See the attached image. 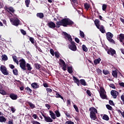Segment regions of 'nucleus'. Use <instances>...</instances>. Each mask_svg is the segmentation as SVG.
I'll return each mask as SVG.
<instances>
[{
	"label": "nucleus",
	"mask_w": 124,
	"mask_h": 124,
	"mask_svg": "<svg viewBox=\"0 0 124 124\" xmlns=\"http://www.w3.org/2000/svg\"><path fill=\"white\" fill-rule=\"evenodd\" d=\"M67 69H68V72L70 74H71V73H73V69L72 68V66H68L67 67Z\"/></svg>",
	"instance_id": "obj_30"
},
{
	"label": "nucleus",
	"mask_w": 124,
	"mask_h": 124,
	"mask_svg": "<svg viewBox=\"0 0 124 124\" xmlns=\"http://www.w3.org/2000/svg\"><path fill=\"white\" fill-rule=\"evenodd\" d=\"M106 8H107V5L104 4L102 5V9L103 11H105L106 10Z\"/></svg>",
	"instance_id": "obj_45"
},
{
	"label": "nucleus",
	"mask_w": 124,
	"mask_h": 124,
	"mask_svg": "<svg viewBox=\"0 0 124 124\" xmlns=\"http://www.w3.org/2000/svg\"><path fill=\"white\" fill-rule=\"evenodd\" d=\"M121 98L123 102V104L124 105V93L121 95Z\"/></svg>",
	"instance_id": "obj_56"
},
{
	"label": "nucleus",
	"mask_w": 124,
	"mask_h": 124,
	"mask_svg": "<svg viewBox=\"0 0 124 124\" xmlns=\"http://www.w3.org/2000/svg\"><path fill=\"white\" fill-rule=\"evenodd\" d=\"M9 97L11 98V99H13V100H16L17 98H18V96L17 94H15L14 93H11L9 95Z\"/></svg>",
	"instance_id": "obj_17"
},
{
	"label": "nucleus",
	"mask_w": 124,
	"mask_h": 124,
	"mask_svg": "<svg viewBox=\"0 0 124 124\" xmlns=\"http://www.w3.org/2000/svg\"><path fill=\"white\" fill-rule=\"evenodd\" d=\"M64 113L66 115V117H68V118H70V114H69L68 111H64Z\"/></svg>",
	"instance_id": "obj_50"
},
{
	"label": "nucleus",
	"mask_w": 124,
	"mask_h": 124,
	"mask_svg": "<svg viewBox=\"0 0 124 124\" xmlns=\"http://www.w3.org/2000/svg\"><path fill=\"white\" fill-rule=\"evenodd\" d=\"M79 35L82 38H84L85 37V33L81 30L79 31Z\"/></svg>",
	"instance_id": "obj_37"
},
{
	"label": "nucleus",
	"mask_w": 124,
	"mask_h": 124,
	"mask_svg": "<svg viewBox=\"0 0 124 124\" xmlns=\"http://www.w3.org/2000/svg\"><path fill=\"white\" fill-rule=\"evenodd\" d=\"M80 82L81 85L82 86H86L87 83L86 82V81L84 79H81L79 80V83Z\"/></svg>",
	"instance_id": "obj_29"
},
{
	"label": "nucleus",
	"mask_w": 124,
	"mask_h": 124,
	"mask_svg": "<svg viewBox=\"0 0 124 124\" xmlns=\"http://www.w3.org/2000/svg\"><path fill=\"white\" fill-rule=\"evenodd\" d=\"M27 103H28L31 109H34V108H35V105L32 104L31 102H27Z\"/></svg>",
	"instance_id": "obj_26"
},
{
	"label": "nucleus",
	"mask_w": 124,
	"mask_h": 124,
	"mask_svg": "<svg viewBox=\"0 0 124 124\" xmlns=\"http://www.w3.org/2000/svg\"><path fill=\"white\" fill-rule=\"evenodd\" d=\"M13 61L16 64H19V61L17 60V57L16 56H13Z\"/></svg>",
	"instance_id": "obj_32"
},
{
	"label": "nucleus",
	"mask_w": 124,
	"mask_h": 124,
	"mask_svg": "<svg viewBox=\"0 0 124 124\" xmlns=\"http://www.w3.org/2000/svg\"><path fill=\"white\" fill-rule=\"evenodd\" d=\"M50 53L52 56H54L55 55V52L54 51V49H53V48H51L50 49Z\"/></svg>",
	"instance_id": "obj_48"
},
{
	"label": "nucleus",
	"mask_w": 124,
	"mask_h": 124,
	"mask_svg": "<svg viewBox=\"0 0 124 124\" xmlns=\"http://www.w3.org/2000/svg\"><path fill=\"white\" fill-rule=\"evenodd\" d=\"M100 96L102 99H106L107 98V95H106V92L103 87H100Z\"/></svg>",
	"instance_id": "obj_6"
},
{
	"label": "nucleus",
	"mask_w": 124,
	"mask_h": 124,
	"mask_svg": "<svg viewBox=\"0 0 124 124\" xmlns=\"http://www.w3.org/2000/svg\"><path fill=\"white\" fill-rule=\"evenodd\" d=\"M31 86L32 88H33V89H38V88H39V85H38V84L36 82H33L31 84Z\"/></svg>",
	"instance_id": "obj_19"
},
{
	"label": "nucleus",
	"mask_w": 124,
	"mask_h": 124,
	"mask_svg": "<svg viewBox=\"0 0 124 124\" xmlns=\"http://www.w3.org/2000/svg\"><path fill=\"white\" fill-rule=\"evenodd\" d=\"M55 113L57 118H60V117H61V113H60V111H59V110L55 111Z\"/></svg>",
	"instance_id": "obj_40"
},
{
	"label": "nucleus",
	"mask_w": 124,
	"mask_h": 124,
	"mask_svg": "<svg viewBox=\"0 0 124 124\" xmlns=\"http://www.w3.org/2000/svg\"><path fill=\"white\" fill-rule=\"evenodd\" d=\"M19 66L21 68V69H23L24 71L25 70H28V71H31V69H32V67L30 65V63H27L26 64V61H25V59H21L19 60Z\"/></svg>",
	"instance_id": "obj_3"
},
{
	"label": "nucleus",
	"mask_w": 124,
	"mask_h": 124,
	"mask_svg": "<svg viewBox=\"0 0 124 124\" xmlns=\"http://www.w3.org/2000/svg\"><path fill=\"white\" fill-rule=\"evenodd\" d=\"M0 70L4 75H9V72L5 66L1 65L0 67Z\"/></svg>",
	"instance_id": "obj_8"
},
{
	"label": "nucleus",
	"mask_w": 124,
	"mask_h": 124,
	"mask_svg": "<svg viewBox=\"0 0 124 124\" xmlns=\"http://www.w3.org/2000/svg\"><path fill=\"white\" fill-rule=\"evenodd\" d=\"M43 86L45 88H48V87H49V85H48V83H44Z\"/></svg>",
	"instance_id": "obj_59"
},
{
	"label": "nucleus",
	"mask_w": 124,
	"mask_h": 124,
	"mask_svg": "<svg viewBox=\"0 0 124 124\" xmlns=\"http://www.w3.org/2000/svg\"><path fill=\"white\" fill-rule=\"evenodd\" d=\"M56 93V95H49L51 97H56V98H61V99H63V97H62L60 93H58V92L55 91Z\"/></svg>",
	"instance_id": "obj_15"
},
{
	"label": "nucleus",
	"mask_w": 124,
	"mask_h": 124,
	"mask_svg": "<svg viewBox=\"0 0 124 124\" xmlns=\"http://www.w3.org/2000/svg\"><path fill=\"white\" fill-rule=\"evenodd\" d=\"M11 111H12V113H14L15 112V111H16V109H15V108L12 107V108H11Z\"/></svg>",
	"instance_id": "obj_63"
},
{
	"label": "nucleus",
	"mask_w": 124,
	"mask_h": 124,
	"mask_svg": "<svg viewBox=\"0 0 124 124\" xmlns=\"http://www.w3.org/2000/svg\"><path fill=\"white\" fill-rule=\"evenodd\" d=\"M103 73L105 74V75L110 74V72H109V71L107 70H103Z\"/></svg>",
	"instance_id": "obj_43"
},
{
	"label": "nucleus",
	"mask_w": 124,
	"mask_h": 124,
	"mask_svg": "<svg viewBox=\"0 0 124 124\" xmlns=\"http://www.w3.org/2000/svg\"><path fill=\"white\" fill-rule=\"evenodd\" d=\"M109 87L110 88H112V89H116V87L115 86V85L113 83H111L109 84Z\"/></svg>",
	"instance_id": "obj_55"
},
{
	"label": "nucleus",
	"mask_w": 124,
	"mask_h": 124,
	"mask_svg": "<svg viewBox=\"0 0 124 124\" xmlns=\"http://www.w3.org/2000/svg\"><path fill=\"white\" fill-rule=\"evenodd\" d=\"M94 23L97 28V29H99V27H100V24H99V23H100V21L98 19H96L94 21Z\"/></svg>",
	"instance_id": "obj_21"
},
{
	"label": "nucleus",
	"mask_w": 124,
	"mask_h": 124,
	"mask_svg": "<svg viewBox=\"0 0 124 124\" xmlns=\"http://www.w3.org/2000/svg\"><path fill=\"white\" fill-rule=\"evenodd\" d=\"M47 26L50 29L55 30V28H56V23L53 21H49L47 23Z\"/></svg>",
	"instance_id": "obj_10"
},
{
	"label": "nucleus",
	"mask_w": 124,
	"mask_h": 124,
	"mask_svg": "<svg viewBox=\"0 0 124 124\" xmlns=\"http://www.w3.org/2000/svg\"><path fill=\"white\" fill-rule=\"evenodd\" d=\"M5 11H7V12H8V13H10V14H11V15H12L13 13V14H14V13L15 12V10L14 9V8L12 7H5Z\"/></svg>",
	"instance_id": "obj_9"
},
{
	"label": "nucleus",
	"mask_w": 124,
	"mask_h": 124,
	"mask_svg": "<svg viewBox=\"0 0 124 124\" xmlns=\"http://www.w3.org/2000/svg\"><path fill=\"white\" fill-rule=\"evenodd\" d=\"M108 55H110V56H114L116 54V50L112 48H110L107 51Z\"/></svg>",
	"instance_id": "obj_11"
},
{
	"label": "nucleus",
	"mask_w": 124,
	"mask_h": 124,
	"mask_svg": "<svg viewBox=\"0 0 124 124\" xmlns=\"http://www.w3.org/2000/svg\"><path fill=\"white\" fill-rule=\"evenodd\" d=\"M42 116L43 117H44L45 121H46V123H53V120L51 117L49 116L46 117V116H45V115L43 114H42Z\"/></svg>",
	"instance_id": "obj_13"
},
{
	"label": "nucleus",
	"mask_w": 124,
	"mask_h": 124,
	"mask_svg": "<svg viewBox=\"0 0 124 124\" xmlns=\"http://www.w3.org/2000/svg\"><path fill=\"white\" fill-rule=\"evenodd\" d=\"M30 3H31L30 0H25V5H26L27 7H29Z\"/></svg>",
	"instance_id": "obj_38"
},
{
	"label": "nucleus",
	"mask_w": 124,
	"mask_h": 124,
	"mask_svg": "<svg viewBox=\"0 0 124 124\" xmlns=\"http://www.w3.org/2000/svg\"><path fill=\"white\" fill-rule=\"evenodd\" d=\"M118 40L120 42H124V34L121 33L118 36Z\"/></svg>",
	"instance_id": "obj_16"
},
{
	"label": "nucleus",
	"mask_w": 124,
	"mask_h": 124,
	"mask_svg": "<svg viewBox=\"0 0 124 124\" xmlns=\"http://www.w3.org/2000/svg\"><path fill=\"white\" fill-rule=\"evenodd\" d=\"M67 105H71V102H70V100H67Z\"/></svg>",
	"instance_id": "obj_62"
},
{
	"label": "nucleus",
	"mask_w": 124,
	"mask_h": 124,
	"mask_svg": "<svg viewBox=\"0 0 124 124\" xmlns=\"http://www.w3.org/2000/svg\"><path fill=\"white\" fill-rule=\"evenodd\" d=\"M73 80L74 81V82L76 83V84H77L78 87L80 86V80L77 78H76V77H73Z\"/></svg>",
	"instance_id": "obj_18"
},
{
	"label": "nucleus",
	"mask_w": 124,
	"mask_h": 124,
	"mask_svg": "<svg viewBox=\"0 0 124 124\" xmlns=\"http://www.w3.org/2000/svg\"><path fill=\"white\" fill-rule=\"evenodd\" d=\"M34 66L35 67L36 69H38V70H39L40 68H41V65L40 64H38V63H35L34 64Z\"/></svg>",
	"instance_id": "obj_28"
},
{
	"label": "nucleus",
	"mask_w": 124,
	"mask_h": 124,
	"mask_svg": "<svg viewBox=\"0 0 124 124\" xmlns=\"http://www.w3.org/2000/svg\"><path fill=\"white\" fill-rule=\"evenodd\" d=\"M102 119L105 121H109V116H108V115L107 114H104Z\"/></svg>",
	"instance_id": "obj_35"
},
{
	"label": "nucleus",
	"mask_w": 124,
	"mask_h": 124,
	"mask_svg": "<svg viewBox=\"0 0 124 124\" xmlns=\"http://www.w3.org/2000/svg\"><path fill=\"white\" fill-rule=\"evenodd\" d=\"M54 55H55V57L56 58H57V59H59V58H60V53H59V52H54Z\"/></svg>",
	"instance_id": "obj_46"
},
{
	"label": "nucleus",
	"mask_w": 124,
	"mask_h": 124,
	"mask_svg": "<svg viewBox=\"0 0 124 124\" xmlns=\"http://www.w3.org/2000/svg\"><path fill=\"white\" fill-rule=\"evenodd\" d=\"M82 50L84 52H88V48L87 47V46H86V45H82Z\"/></svg>",
	"instance_id": "obj_39"
},
{
	"label": "nucleus",
	"mask_w": 124,
	"mask_h": 124,
	"mask_svg": "<svg viewBox=\"0 0 124 124\" xmlns=\"http://www.w3.org/2000/svg\"><path fill=\"white\" fill-rule=\"evenodd\" d=\"M75 40L77 43H79V42H80V40H79L78 38H75Z\"/></svg>",
	"instance_id": "obj_61"
},
{
	"label": "nucleus",
	"mask_w": 124,
	"mask_h": 124,
	"mask_svg": "<svg viewBox=\"0 0 124 124\" xmlns=\"http://www.w3.org/2000/svg\"><path fill=\"white\" fill-rule=\"evenodd\" d=\"M109 104H110V105H111V106H115V104H114V102H113V101L111 100L109 101Z\"/></svg>",
	"instance_id": "obj_52"
},
{
	"label": "nucleus",
	"mask_w": 124,
	"mask_h": 124,
	"mask_svg": "<svg viewBox=\"0 0 124 124\" xmlns=\"http://www.w3.org/2000/svg\"><path fill=\"white\" fill-rule=\"evenodd\" d=\"M25 91H27L28 92V93H29L30 95H31V93H32V90L31 89V88H30V87H29L25 88Z\"/></svg>",
	"instance_id": "obj_34"
},
{
	"label": "nucleus",
	"mask_w": 124,
	"mask_h": 124,
	"mask_svg": "<svg viewBox=\"0 0 124 124\" xmlns=\"http://www.w3.org/2000/svg\"><path fill=\"white\" fill-rule=\"evenodd\" d=\"M89 111L90 112V117L91 120L93 121H95L97 117H96V114H97V109L95 108L94 107H91L89 108Z\"/></svg>",
	"instance_id": "obj_4"
},
{
	"label": "nucleus",
	"mask_w": 124,
	"mask_h": 124,
	"mask_svg": "<svg viewBox=\"0 0 124 124\" xmlns=\"http://www.w3.org/2000/svg\"><path fill=\"white\" fill-rule=\"evenodd\" d=\"M36 16L37 17H38V18H40V19H42L44 17V14H43V13H38L36 14Z\"/></svg>",
	"instance_id": "obj_23"
},
{
	"label": "nucleus",
	"mask_w": 124,
	"mask_h": 124,
	"mask_svg": "<svg viewBox=\"0 0 124 124\" xmlns=\"http://www.w3.org/2000/svg\"><path fill=\"white\" fill-rule=\"evenodd\" d=\"M2 61H7L8 60V58L7 57V56L4 55L2 56Z\"/></svg>",
	"instance_id": "obj_41"
},
{
	"label": "nucleus",
	"mask_w": 124,
	"mask_h": 124,
	"mask_svg": "<svg viewBox=\"0 0 124 124\" xmlns=\"http://www.w3.org/2000/svg\"><path fill=\"white\" fill-rule=\"evenodd\" d=\"M65 124H74V122L72 121H66Z\"/></svg>",
	"instance_id": "obj_58"
},
{
	"label": "nucleus",
	"mask_w": 124,
	"mask_h": 124,
	"mask_svg": "<svg viewBox=\"0 0 124 124\" xmlns=\"http://www.w3.org/2000/svg\"><path fill=\"white\" fill-rule=\"evenodd\" d=\"M28 37H29V40L31 43H32V44H34V42L35 41L34 38H33V37H30V36H28Z\"/></svg>",
	"instance_id": "obj_36"
},
{
	"label": "nucleus",
	"mask_w": 124,
	"mask_h": 124,
	"mask_svg": "<svg viewBox=\"0 0 124 124\" xmlns=\"http://www.w3.org/2000/svg\"><path fill=\"white\" fill-rule=\"evenodd\" d=\"M33 124H40V123L36 121H33Z\"/></svg>",
	"instance_id": "obj_64"
},
{
	"label": "nucleus",
	"mask_w": 124,
	"mask_h": 124,
	"mask_svg": "<svg viewBox=\"0 0 124 124\" xmlns=\"http://www.w3.org/2000/svg\"><path fill=\"white\" fill-rule=\"evenodd\" d=\"M100 62H101V59H100V58H98L97 59H95L93 61V62L94 65H96L97 64L100 63Z\"/></svg>",
	"instance_id": "obj_22"
},
{
	"label": "nucleus",
	"mask_w": 124,
	"mask_h": 124,
	"mask_svg": "<svg viewBox=\"0 0 124 124\" xmlns=\"http://www.w3.org/2000/svg\"><path fill=\"white\" fill-rule=\"evenodd\" d=\"M20 32H21V33L23 35H26V34H27V32H26V31H25V30L21 29L20 30Z\"/></svg>",
	"instance_id": "obj_51"
},
{
	"label": "nucleus",
	"mask_w": 124,
	"mask_h": 124,
	"mask_svg": "<svg viewBox=\"0 0 124 124\" xmlns=\"http://www.w3.org/2000/svg\"><path fill=\"white\" fill-rule=\"evenodd\" d=\"M1 89H2V86H0V93L2 95H6V92L3 90H2Z\"/></svg>",
	"instance_id": "obj_25"
},
{
	"label": "nucleus",
	"mask_w": 124,
	"mask_h": 124,
	"mask_svg": "<svg viewBox=\"0 0 124 124\" xmlns=\"http://www.w3.org/2000/svg\"><path fill=\"white\" fill-rule=\"evenodd\" d=\"M84 8L86 10H88L90 9V8L91 7V5L89 3H85L84 4Z\"/></svg>",
	"instance_id": "obj_27"
},
{
	"label": "nucleus",
	"mask_w": 124,
	"mask_h": 124,
	"mask_svg": "<svg viewBox=\"0 0 124 124\" xmlns=\"http://www.w3.org/2000/svg\"><path fill=\"white\" fill-rule=\"evenodd\" d=\"M49 115H50V117L51 118L53 119V120H56V114L54 113L52 111H49Z\"/></svg>",
	"instance_id": "obj_24"
},
{
	"label": "nucleus",
	"mask_w": 124,
	"mask_h": 124,
	"mask_svg": "<svg viewBox=\"0 0 124 124\" xmlns=\"http://www.w3.org/2000/svg\"><path fill=\"white\" fill-rule=\"evenodd\" d=\"M74 108L75 109V110H76V112H77V113H79V108H78V107H77V106L74 105Z\"/></svg>",
	"instance_id": "obj_49"
},
{
	"label": "nucleus",
	"mask_w": 124,
	"mask_h": 124,
	"mask_svg": "<svg viewBox=\"0 0 124 124\" xmlns=\"http://www.w3.org/2000/svg\"><path fill=\"white\" fill-rule=\"evenodd\" d=\"M96 70H97V72L98 74H99V75L102 74V71L101 70H100V69L98 68Z\"/></svg>",
	"instance_id": "obj_54"
},
{
	"label": "nucleus",
	"mask_w": 124,
	"mask_h": 124,
	"mask_svg": "<svg viewBox=\"0 0 124 124\" xmlns=\"http://www.w3.org/2000/svg\"><path fill=\"white\" fill-rule=\"evenodd\" d=\"M86 93L89 95V96H92V92H91V91L87 90L86 91Z\"/></svg>",
	"instance_id": "obj_47"
},
{
	"label": "nucleus",
	"mask_w": 124,
	"mask_h": 124,
	"mask_svg": "<svg viewBox=\"0 0 124 124\" xmlns=\"http://www.w3.org/2000/svg\"><path fill=\"white\" fill-rule=\"evenodd\" d=\"M106 36H107V39L111 43H113V44H115V41L112 38L114 36V35L112 34V33L110 32H108L106 33Z\"/></svg>",
	"instance_id": "obj_7"
},
{
	"label": "nucleus",
	"mask_w": 124,
	"mask_h": 124,
	"mask_svg": "<svg viewBox=\"0 0 124 124\" xmlns=\"http://www.w3.org/2000/svg\"><path fill=\"white\" fill-rule=\"evenodd\" d=\"M13 73L14 75H18V70L16 68L15 70H13Z\"/></svg>",
	"instance_id": "obj_44"
},
{
	"label": "nucleus",
	"mask_w": 124,
	"mask_h": 124,
	"mask_svg": "<svg viewBox=\"0 0 124 124\" xmlns=\"http://www.w3.org/2000/svg\"><path fill=\"white\" fill-rule=\"evenodd\" d=\"M45 106L47 108L48 110H50V108H51V106H50V105L46 104L45 105Z\"/></svg>",
	"instance_id": "obj_57"
},
{
	"label": "nucleus",
	"mask_w": 124,
	"mask_h": 124,
	"mask_svg": "<svg viewBox=\"0 0 124 124\" xmlns=\"http://www.w3.org/2000/svg\"><path fill=\"white\" fill-rule=\"evenodd\" d=\"M56 25V29H59L61 27V26L63 27H67V26H72L74 24V22L71 20H70L69 18H63L61 20L57 21Z\"/></svg>",
	"instance_id": "obj_1"
},
{
	"label": "nucleus",
	"mask_w": 124,
	"mask_h": 124,
	"mask_svg": "<svg viewBox=\"0 0 124 124\" xmlns=\"http://www.w3.org/2000/svg\"><path fill=\"white\" fill-rule=\"evenodd\" d=\"M10 21L12 25H13V26H15L16 27H18V26L20 25V21L16 17L10 18Z\"/></svg>",
	"instance_id": "obj_5"
},
{
	"label": "nucleus",
	"mask_w": 124,
	"mask_h": 124,
	"mask_svg": "<svg viewBox=\"0 0 124 124\" xmlns=\"http://www.w3.org/2000/svg\"><path fill=\"white\" fill-rule=\"evenodd\" d=\"M106 107L107 109H108V110H110V111H112V110H113V108L109 105H106Z\"/></svg>",
	"instance_id": "obj_42"
},
{
	"label": "nucleus",
	"mask_w": 124,
	"mask_h": 124,
	"mask_svg": "<svg viewBox=\"0 0 124 124\" xmlns=\"http://www.w3.org/2000/svg\"><path fill=\"white\" fill-rule=\"evenodd\" d=\"M6 122V118L3 116H0V123H5Z\"/></svg>",
	"instance_id": "obj_33"
},
{
	"label": "nucleus",
	"mask_w": 124,
	"mask_h": 124,
	"mask_svg": "<svg viewBox=\"0 0 124 124\" xmlns=\"http://www.w3.org/2000/svg\"><path fill=\"white\" fill-rule=\"evenodd\" d=\"M112 75L115 78H118V73H117V71L116 70L112 71Z\"/></svg>",
	"instance_id": "obj_31"
},
{
	"label": "nucleus",
	"mask_w": 124,
	"mask_h": 124,
	"mask_svg": "<svg viewBox=\"0 0 124 124\" xmlns=\"http://www.w3.org/2000/svg\"><path fill=\"white\" fill-rule=\"evenodd\" d=\"M111 95L113 97V98H117V96L119 95V92L115 90H112L110 92Z\"/></svg>",
	"instance_id": "obj_14"
},
{
	"label": "nucleus",
	"mask_w": 124,
	"mask_h": 124,
	"mask_svg": "<svg viewBox=\"0 0 124 124\" xmlns=\"http://www.w3.org/2000/svg\"><path fill=\"white\" fill-rule=\"evenodd\" d=\"M97 29L99 30L100 31H101L102 33H105V32H106V31H105V29H104V26H103V25L99 26V28Z\"/></svg>",
	"instance_id": "obj_20"
},
{
	"label": "nucleus",
	"mask_w": 124,
	"mask_h": 124,
	"mask_svg": "<svg viewBox=\"0 0 124 124\" xmlns=\"http://www.w3.org/2000/svg\"><path fill=\"white\" fill-rule=\"evenodd\" d=\"M62 34L65 36V38H67L71 42V44L69 45L68 48L72 51H75L77 50V46H76V45L75 42L72 41V37H71V35L70 34L66 33V32H62Z\"/></svg>",
	"instance_id": "obj_2"
},
{
	"label": "nucleus",
	"mask_w": 124,
	"mask_h": 124,
	"mask_svg": "<svg viewBox=\"0 0 124 124\" xmlns=\"http://www.w3.org/2000/svg\"><path fill=\"white\" fill-rule=\"evenodd\" d=\"M47 93H52V89H51V88H46V89Z\"/></svg>",
	"instance_id": "obj_53"
},
{
	"label": "nucleus",
	"mask_w": 124,
	"mask_h": 124,
	"mask_svg": "<svg viewBox=\"0 0 124 124\" xmlns=\"http://www.w3.org/2000/svg\"><path fill=\"white\" fill-rule=\"evenodd\" d=\"M119 84L120 86V87H123V88H124V82H119Z\"/></svg>",
	"instance_id": "obj_60"
},
{
	"label": "nucleus",
	"mask_w": 124,
	"mask_h": 124,
	"mask_svg": "<svg viewBox=\"0 0 124 124\" xmlns=\"http://www.w3.org/2000/svg\"><path fill=\"white\" fill-rule=\"evenodd\" d=\"M59 62L63 66L62 69L63 71H65L66 70V64H65V62L62 59H60Z\"/></svg>",
	"instance_id": "obj_12"
}]
</instances>
